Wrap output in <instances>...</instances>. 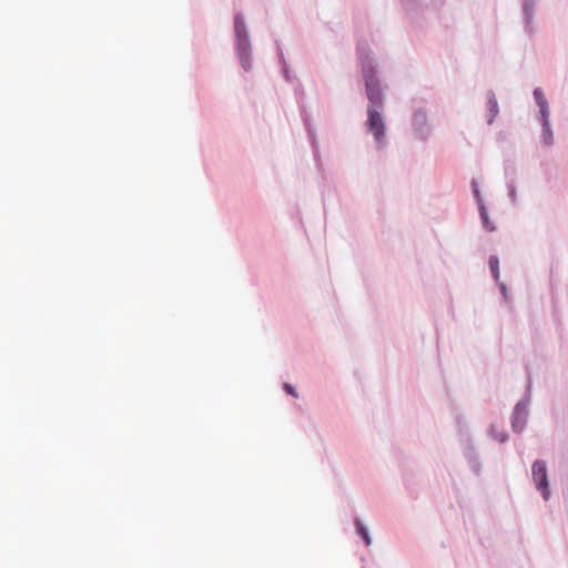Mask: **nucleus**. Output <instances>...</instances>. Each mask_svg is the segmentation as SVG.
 <instances>
[{
  "mask_svg": "<svg viewBox=\"0 0 568 568\" xmlns=\"http://www.w3.org/2000/svg\"><path fill=\"white\" fill-rule=\"evenodd\" d=\"M541 139L544 143L548 146L554 144V133L550 122L541 124Z\"/></svg>",
  "mask_w": 568,
  "mask_h": 568,
  "instance_id": "11",
  "label": "nucleus"
},
{
  "mask_svg": "<svg viewBox=\"0 0 568 568\" xmlns=\"http://www.w3.org/2000/svg\"><path fill=\"white\" fill-rule=\"evenodd\" d=\"M355 527H356L357 534L364 539L365 545L369 546L372 544L371 535L368 532L367 527L364 525V523L359 518L355 519Z\"/></svg>",
  "mask_w": 568,
  "mask_h": 568,
  "instance_id": "9",
  "label": "nucleus"
},
{
  "mask_svg": "<svg viewBox=\"0 0 568 568\" xmlns=\"http://www.w3.org/2000/svg\"><path fill=\"white\" fill-rule=\"evenodd\" d=\"M539 114H540V122H541V124L550 122L549 106L544 109V110H539Z\"/></svg>",
  "mask_w": 568,
  "mask_h": 568,
  "instance_id": "21",
  "label": "nucleus"
},
{
  "mask_svg": "<svg viewBox=\"0 0 568 568\" xmlns=\"http://www.w3.org/2000/svg\"><path fill=\"white\" fill-rule=\"evenodd\" d=\"M280 62L282 64V73H283V77H284L285 81L292 82L295 79V75L292 74V72L290 70V67H288L287 62L284 59L283 53L280 54Z\"/></svg>",
  "mask_w": 568,
  "mask_h": 568,
  "instance_id": "15",
  "label": "nucleus"
},
{
  "mask_svg": "<svg viewBox=\"0 0 568 568\" xmlns=\"http://www.w3.org/2000/svg\"><path fill=\"white\" fill-rule=\"evenodd\" d=\"M508 196L510 202L515 205L517 203V187L516 184L511 181L507 183Z\"/></svg>",
  "mask_w": 568,
  "mask_h": 568,
  "instance_id": "17",
  "label": "nucleus"
},
{
  "mask_svg": "<svg viewBox=\"0 0 568 568\" xmlns=\"http://www.w3.org/2000/svg\"><path fill=\"white\" fill-rule=\"evenodd\" d=\"M497 284H498L499 291L503 294L505 301L508 302L509 295H508V288H507L506 284L500 282L499 280H498Z\"/></svg>",
  "mask_w": 568,
  "mask_h": 568,
  "instance_id": "22",
  "label": "nucleus"
},
{
  "mask_svg": "<svg viewBox=\"0 0 568 568\" xmlns=\"http://www.w3.org/2000/svg\"><path fill=\"white\" fill-rule=\"evenodd\" d=\"M307 136H308L310 143H311V146L313 149L314 158H315V160H318L320 159V148H318L317 135H316L315 130H308Z\"/></svg>",
  "mask_w": 568,
  "mask_h": 568,
  "instance_id": "13",
  "label": "nucleus"
},
{
  "mask_svg": "<svg viewBox=\"0 0 568 568\" xmlns=\"http://www.w3.org/2000/svg\"><path fill=\"white\" fill-rule=\"evenodd\" d=\"M489 268L491 272V275L496 282H498L500 272H499V260L496 255H491L489 257Z\"/></svg>",
  "mask_w": 568,
  "mask_h": 568,
  "instance_id": "14",
  "label": "nucleus"
},
{
  "mask_svg": "<svg viewBox=\"0 0 568 568\" xmlns=\"http://www.w3.org/2000/svg\"><path fill=\"white\" fill-rule=\"evenodd\" d=\"M283 390H284L286 394H288V395L293 396L294 398H298V393H297L296 388H295L292 384H290V383H284V384H283Z\"/></svg>",
  "mask_w": 568,
  "mask_h": 568,
  "instance_id": "19",
  "label": "nucleus"
},
{
  "mask_svg": "<svg viewBox=\"0 0 568 568\" xmlns=\"http://www.w3.org/2000/svg\"><path fill=\"white\" fill-rule=\"evenodd\" d=\"M537 11L538 0H520L523 30L529 38L538 31Z\"/></svg>",
  "mask_w": 568,
  "mask_h": 568,
  "instance_id": "3",
  "label": "nucleus"
},
{
  "mask_svg": "<svg viewBox=\"0 0 568 568\" xmlns=\"http://www.w3.org/2000/svg\"><path fill=\"white\" fill-rule=\"evenodd\" d=\"M464 456H465L467 462H469V460H471L474 458L480 457L479 453L477 450V447L475 446V444H474V442L471 439H468L466 442L465 449H464Z\"/></svg>",
  "mask_w": 568,
  "mask_h": 568,
  "instance_id": "12",
  "label": "nucleus"
},
{
  "mask_svg": "<svg viewBox=\"0 0 568 568\" xmlns=\"http://www.w3.org/2000/svg\"><path fill=\"white\" fill-rule=\"evenodd\" d=\"M531 476L535 483L536 489L541 494L544 500H548L550 497L547 464L544 459H537L531 466Z\"/></svg>",
  "mask_w": 568,
  "mask_h": 568,
  "instance_id": "5",
  "label": "nucleus"
},
{
  "mask_svg": "<svg viewBox=\"0 0 568 568\" xmlns=\"http://www.w3.org/2000/svg\"><path fill=\"white\" fill-rule=\"evenodd\" d=\"M487 436L498 442L499 444H505L509 439V435L506 430L499 429L496 423H491L487 428Z\"/></svg>",
  "mask_w": 568,
  "mask_h": 568,
  "instance_id": "8",
  "label": "nucleus"
},
{
  "mask_svg": "<svg viewBox=\"0 0 568 568\" xmlns=\"http://www.w3.org/2000/svg\"><path fill=\"white\" fill-rule=\"evenodd\" d=\"M537 106L539 108V110H544V109L548 108L549 106L548 100L542 102V103H540V104H537Z\"/></svg>",
  "mask_w": 568,
  "mask_h": 568,
  "instance_id": "25",
  "label": "nucleus"
},
{
  "mask_svg": "<svg viewBox=\"0 0 568 568\" xmlns=\"http://www.w3.org/2000/svg\"><path fill=\"white\" fill-rule=\"evenodd\" d=\"M486 95H487V103H486L487 115L486 116H487V123L490 125V124H493L496 115L499 113V106H498V102L496 99V94L493 90H489Z\"/></svg>",
  "mask_w": 568,
  "mask_h": 568,
  "instance_id": "7",
  "label": "nucleus"
},
{
  "mask_svg": "<svg viewBox=\"0 0 568 568\" xmlns=\"http://www.w3.org/2000/svg\"><path fill=\"white\" fill-rule=\"evenodd\" d=\"M478 210H479V215H480L483 226L488 232H494L496 230V226L490 222L485 204L480 203V206H478Z\"/></svg>",
  "mask_w": 568,
  "mask_h": 568,
  "instance_id": "10",
  "label": "nucleus"
},
{
  "mask_svg": "<svg viewBox=\"0 0 568 568\" xmlns=\"http://www.w3.org/2000/svg\"><path fill=\"white\" fill-rule=\"evenodd\" d=\"M235 34L237 40V51L242 64L245 67L246 51L248 48L246 28L243 18H235Z\"/></svg>",
  "mask_w": 568,
  "mask_h": 568,
  "instance_id": "6",
  "label": "nucleus"
},
{
  "mask_svg": "<svg viewBox=\"0 0 568 568\" xmlns=\"http://www.w3.org/2000/svg\"><path fill=\"white\" fill-rule=\"evenodd\" d=\"M305 129H306V132H308V130H314L313 124L306 125Z\"/></svg>",
  "mask_w": 568,
  "mask_h": 568,
  "instance_id": "26",
  "label": "nucleus"
},
{
  "mask_svg": "<svg viewBox=\"0 0 568 568\" xmlns=\"http://www.w3.org/2000/svg\"><path fill=\"white\" fill-rule=\"evenodd\" d=\"M532 97H534V100H535L536 104H540V103L547 101V98H546V95L544 93V90L541 88H536L532 91Z\"/></svg>",
  "mask_w": 568,
  "mask_h": 568,
  "instance_id": "18",
  "label": "nucleus"
},
{
  "mask_svg": "<svg viewBox=\"0 0 568 568\" xmlns=\"http://www.w3.org/2000/svg\"><path fill=\"white\" fill-rule=\"evenodd\" d=\"M400 1L406 7H413L417 2V0H400Z\"/></svg>",
  "mask_w": 568,
  "mask_h": 568,
  "instance_id": "23",
  "label": "nucleus"
},
{
  "mask_svg": "<svg viewBox=\"0 0 568 568\" xmlns=\"http://www.w3.org/2000/svg\"><path fill=\"white\" fill-rule=\"evenodd\" d=\"M357 62L364 80L365 94L368 100L365 128L373 135L377 150L388 144L385 110V89L381 77L379 64L367 42L357 43Z\"/></svg>",
  "mask_w": 568,
  "mask_h": 568,
  "instance_id": "1",
  "label": "nucleus"
},
{
  "mask_svg": "<svg viewBox=\"0 0 568 568\" xmlns=\"http://www.w3.org/2000/svg\"><path fill=\"white\" fill-rule=\"evenodd\" d=\"M303 121L305 126L312 124L311 116L308 114H303Z\"/></svg>",
  "mask_w": 568,
  "mask_h": 568,
  "instance_id": "24",
  "label": "nucleus"
},
{
  "mask_svg": "<svg viewBox=\"0 0 568 568\" xmlns=\"http://www.w3.org/2000/svg\"><path fill=\"white\" fill-rule=\"evenodd\" d=\"M467 463H468V466H469L470 470L473 471V474L476 475V476H479L480 473H481L480 457L474 458V459H471V460H469Z\"/></svg>",
  "mask_w": 568,
  "mask_h": 568,
  "instance_id": "16",
  "label": "nucleus"
},
{
  "mask_svg": "<svg viewBox=\"0 0 568 568\" xmlns=\"http://www.w3.org/2000/svg\"><path fill=\"white\" fill-rule=\"evenodd\" d=\"M410 128L414 138L419 142H426L434 132V125L429 118V109L424 102H416L412 108Z\"/></svg>",
  "mask_w": 568,
  "mask_h": 568,
  "instance_id": "2",
  "label": "nucleus"
},
{
  "mask_svg": "<svg viewBox=\"0 0 568 568\" xmlns=\"http://www.w3.org/2000/svg\"><path fill=\"white\" fill-rule=\"evenodd\" d=\"M471 187H473V193L477 201V204H478V206H480V203H484V202L481 200L480 191H479L477 182L475 180L471 181Z\"/></svg>",
  "mask_w": 568,
  "mask_h": 568,
  "instance_id": "20",
  "label": "nucleus"
},
{
  "mask_svg": "<svg viewBox=\"0 0 568 568\" xmlns=\"http://www.w3.org/2000/svg\"><path fill=\"white\" fill-rule=\"evenodd\" d=\"M529 404H530V397L529 395H526L520 400L517 402L515 405L511 416H510V425L511 430L515 434H521L528 423L529 418Z\"/></svg>",
  "mask_w": 568,
  "mask_h": 568,
  "instance_id": "4",
  "label": "nucleus"
}]
</instances>
